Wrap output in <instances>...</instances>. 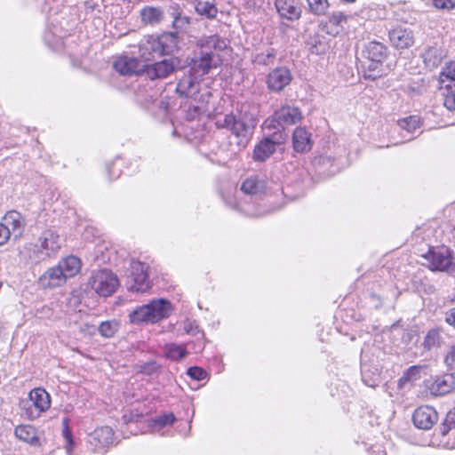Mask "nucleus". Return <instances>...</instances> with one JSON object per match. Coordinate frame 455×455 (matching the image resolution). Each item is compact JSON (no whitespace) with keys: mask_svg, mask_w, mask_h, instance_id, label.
Instances as JSON below:
<instances>
[{"mask_svg":"<svg viewBox=\"0 0 455 455\" xmlns=\"http://www.w3.org/2000/svg\"><path fill=\"white\" fill-rule=\"evenodd\" d=\"M179 39L175 33L148 36L140 44V56L150 60L164 54H172L178 49Z\"/></svg>","mask_w":455,"mask_h":455,"instance_id":"1","label":"nucleus"},{"mask_svg":"<svg viewBox=\"0 0 455 455\" xmlns=\"http://www.w3.org/2000/svg\"><path fill=\"white\" fill-rule=\"evenodd\" d=\"M172 310V304L165 299H153L149 303L138 307L130 313L129 318L132 323H157L167 318Z\"/></svg>","mask_w":455,"mask_h":455,"instance_id":"2","label":"nucleus"},{"mask_svg":"<svg viewBox=\"0 0 455 455\" xmlns=\"http://www.w3.org/2000/svg\"><path fill=\"white\" fill-rule=\"evenodd\" d=\"M227 206L247 217H260L280 210L283 204L275 201H226Z\"/></svg>","mask_w":455,"mask_h":455,"instance_id":"3","label":"nucleus"},{"mask_svg":"<svg viewBox=\"0 0 455 455\" xmlns=\"http://www.w3.org/2000/svg\"><path fill=\"white\" fill-rule=\"evenodd\" d=\"M51 406V396L44 388H34L28 399L21 403L22 415L28 419H36Z\"/></svg>","mask_w":455,"mask_h":455,"instance_id":"4","label":"nucleus"},{"mask_svg":"<svg viewBox=\"0 0 455 455\" xmlns=\"http://www.w3.org/2000/svg\"><path fill=\"white\" fill-rule=\"evenodd\" d=\"M148 266L139 260H132L126 273L125 286L128 291L145 292L151 283L148 274Z\"/></svg>","mask_w":455,"mask_h":455,"instance_id":"5","label":"nucleus"},{"mask_svg":"<svg viewBox=\"0 0 455 455\" xmlns=\"http://www.w3.org/2000/svg\"><path fill=\"white\" fill-rule=\"evenodd\" d=\"M256 125L257 119L254 115L247 111H242L239 117L235 118L231 132L238 139L239 148H244L247 146Z\"/></svg>","mask_w":455,"mask_h":455,"instance_id":"6","label":"nucleus"},{"mask_svg":"<svg viewBox=\"0 0 455 455\" xmlns=\"http://www.w3.org/2000/svg\"><path fill=\"white\" fill-rule=\"evenodd\" d=\"M92 289L100 296L108 297L114 293L119 285L117 276L104 269L97 272L91 280Z\"/></svg>","mask_w":455,"mask_h":455,"instance_id":"7","label":"nucleus"},{"mask_svg":"<svg viewBox=\"0 0 455 455\" xmlns=\"http://www.w3.org/2000/svg\"><path fill=\"white\" fill-rule=\"evenodd\" d=\"M428 261L429 268L436 271H449L455 273V263L451 262V251L446 247H437L430 249L424 256Z\"/></svg>","mask_w":455,"mask_h":455,"instance_id":"8","label":"nucleus"},{"mask_svg":"<svg viewBox=\"0 0 455 455\" xmlns=\"http://www.w3.org/2000/svg\"><path fill=\"white\" fill-rule=\"evenodd\" d=\"M301 119L300 110L293 106L285 105L276 110L271 117L265 121L267 127L283 128L286 125L295 124Z\"/></svg>","mask_w":455,"mask_h":455,"instance_id":"9","label":"nucleus"},{"mask_svg":"<svg viewBox=\"0 0 455 455\" xmlns=\"http://www.w3.org/2000/svg\"><path fill=\"white\" fill-rule=\"evenodd\" d=\"M62 239L60 235L53 229L48 228L44 230L37 239L36 247L39 249L38 257L44 259L55 254L61 247Z\"/></svg>","mask_w":455,"mask_h":455,"instance_id":"10","label":"nucleus"},{"mask_svg":"<svg viewBox=\"0 0 455 455\" xmlns=\"http://www.w3.org/2000/svg\"><path fill=\"white\" fill-rule=\"evenodd\" d=\"M426 388L433 396H442L455 390V373L431 377L425 382Z\"/></svg>","mask_w":455,"mask_h":455,"instance_id":"11","label":"nucleus"},{"mask_svg":"<svg viewBox=\"0 0 455 455\" xmlns=\"http://www.w3.org/2000/svg\"><path fill=\"white\" fill-rule=\"evenodd\" d=\"M292 79L290 69L280 67L273 69L267 76V89L273 92H280L288 86Z\"/></svg>","mask_w":455,"mask_h":455,"instance_id":"12","label":"nucleus"},{"mask_svg":"<svg viewBox=\"0 0 455 455\" xmlns=\"http://www.w3.org/2000/svg\"><path fill=\"white\" fill-rule=\"evenodd\" d=\"M438 420V414L432 406H420L415 410L412 421L416 427L427 430Z\"/></svg>","mask_w":455,"mask_h":455,"instance_id":"13","label":"nucleus"},{"mask_svg":"<svg viewBox=\"0 0 455 455\" xmlns=\"http://www.w3.org/2000/svg\"><path fill=\"white\" fill-rule=\"evenodd\" d=\"M388 37L391 44L396 49H407L414 44L412 30L403 26H396L390 29Z\"/></svg>","mask_w":455,"mask_h":455,"instance_id":"14","label":"nucleus"},{"mask_svg":"<svg viewBox=\"0 0 455 455\" xmlns=\"http://www.w3.org/2000/svg\"><path fill=\"white\" fill-rule=\"evenodd\" d=\"M219 58L212 52H202L198 59L193 60L190 72L199 78L209 73L218 65Z\"/></svg>","mask_w":455,"mask_h":455,"instance_id":"15","label":"nucleus"},{"mask_svg":"<svg viewBox=\"0 0 455 455\" xmlns=\"http://www.w3.org/2000/svg\"><path fill=\"white\" fill-rule=\"evenodd\" d=\"M199 77L189 72L178 83L176 92L183 97L197 100L200 91Z\"/></svg>","mask_w":455,"mask_h":455,"instance_id":"16","label":"nucleus"},{"mask_svg":"<svg viewBox=\"0 0 455 455\" xmlns=\"http://www.w3.org/2000/svg\"><path fill=\"white\" fill-rule=\"evenodd\" d=\"M114 432L110 427L104 426L96 428L90 435V443L94 446V449L100 451L101 449L106 448L113 443Z\"/></svg>","mask_w":455,"mask_h":455,"instance_id":"17","label":"nucleus"},{"mask_svg":"<svg viewBox=\"0 0 455 455\" xmlns=\"http://www.w3.org/2000/svg\"><path fill=\"white\" fill-rule=\"evenodd\" d=\"M178 66V61L174 59H165L156 62L148 68V75L150 78H165L174 72Z\"/></svg>","mask_w":455,"mask_h":455,"instance_id":"18","label":"nucleus"},{"mask_svg":"<svg viewBox=\"0 0 455 455\" xmlns=\"http://www.w3.org/2000/svg\"><path fill=\"white\" fill-rule=\"evenodd\" d=\"M275 6L282 19L293 21L300 18L301 10L295 0H275Z\"/></svg>","mask_w":455,"mask_h":455,"instance_id":"19","label":"nucleus"},{"mask_svg":"<svg viewBox=\"0 0 455 455\" xmlns=\"http://www.w3.org/2000/svg\"><path fill=\"white\" fill-rule=\"evenodd\" d=\"M267 188V180L265 176L255 174L248 177L241 186V190L247 195H260Z\"/></svg>","mask_w":455,"mask_h":455,"instance_id":"20","label":"nucleus"},{"mask_svg":"<svg viewBox=\"0 0 455 455\" xmlns=\"http://www.w3.org/2000/svg\"><path fill=\"white\" fill-rule=\"evenodd\" d=\"M279 142L274 138L267 137L257 144L253 150L252 157L257 162H264L275 151Z\"/></svg>","mask_w":455,"mask_h":455,"instance_id":"21","label":"nucleus"},{"mask_svg":"<svg viewBox=\"0 0 455 455\" xmlns=\"http://www.w3.org/2000/svg\"><path fill=\"white\" fill-rule=\"evenodd\" d=\"M67 281L65 275L58 266L49 268L39 278L40 284L44 288H55Z\"/></svg>","mask_w":455,"mask_h":455,"instance_id":"22","label":"nucleus"},{"mask_svg":"<svg viewBox=\"0 0 455 455\" xmlns=\"http://www.w3.org/2000/svg\"><path fill=\"white\" fill-rule=\"evenodd\" d=\"M2 225L8 228L14 238L21 235L24 228V220L21 214L16 211L8 212L3 218Z\"/></svg>","mask_w":455,"mask_h":455,"instance_id":"23","label":"nucleus"},{"mask_svg":"<svg viewBox=\"0 0 455 455\" xmlns=\"http://www.w3.org/2000/svg\"><path fill=\"white\" fill-rule=\"evenodd\" d=\"M113 68L123 76H131L139 71L140 63L134 57L122 56L114 61Z\"/></svg>","mask_w":455,"mask_h":455,"instance_id":"24","label":"nucleus"},{"mask_svg":"<svg viewBox=\"0 0 455 455\" xmlns=\"http://www.w3.org/2000/svg\"><path fill=\"white\" fill-rule=\"evenodd\" d=\"M141 22L145 25L156 26L164 19V12L161 7L145 6L140 12Z\"/></svg>","mask_w":455,"mask_h":455,"instance_id":"25","label":"nucleus"},{"mask_svg":"<svg viewBox=\"0 0 455 455\" xmlns=\"http://www.w3.org/2000/svg\"><path fill=\"white\" fill-rule=\"evenodd\" d=\"M292 145L296 152L309 151L312 147L310 133L305 128L297 127L293 132Z\"/></svg>","mask_w":455,"mask_h":455,"instance_id":"26","label":"nucleus"},{"mask_svg":"<svg viewBox=\"0 0 455 455\" xmlns=\"http://www.w3.org/2000/svg\"><path fill=\"white\" fill-rule=\"evenodd\" d=\"M363 52L368 60L383 61L387 56V48L382 43L371 41L365 44Z\"/></svg>","mask_w":455,"mask_h":455,"instance_id":"27","label":"nucleus"},{"mask_svg":"<svg viewBox=\"0 0 455 455\" xmlns=\"http://www.w3.org/2000/svg\"><path fill=\"white\" fill-rule=\"evenodd\" d=\"M14 435L20 440L33 446L40 445V440L37 436L36 429L31 425H20L16 427Z\"/></svg>","mask_w":455,"mask_h":455,"instance_id":"28","label":"nucleus"},{"mask_svg":"<svg viewBox=\"0 0 455 455\" xmlns=\"http://www.w3.org/2000/svg\"><path fill=\"white\" fill-rule=\"evenodd\" d=\"M444 51L439 46L428 47L423 53V60L425 65L429 68L438 67L444 58Z\"/></svg>","mask_w":455,"mask_h":455,"instance_id":"29","label":"nucleus"},{"mask_svg":"<svg viewBox=\"0 0 455 455\" xmlns=\"http://www.w3.org/2000/svg\"><path fill=\"white\" fill-rule=\"evenodd\" d=\"M61 272L65 275V277L70 278L76 275L80 268L81 262L80 259L76 256H68L59 262L57 265Z\"/></svg>","mask_w":455,"mask_h":455,"instance_id":"30","label":"nucleus"},{"mask_svg":"<svg viewBox=\"0 0 455 455\" xmlns=\"http://www.w3.org/2000/svg\"><path fill=\"white\" fill-rule=\"evenodd\" d=\"M349 16L344 14L341 12H334L328 17V21L325 26H331V30H327V33L331 35H337L345 28Z\"/></svg>","mask_w":455,"mask_h":455,"instance_id":"31","label":"nucleus"},{"mask_svg":"<svg viewBox=\"0 0 455 455\" xmlns=\"http://www.w3.org/2000/svg\"><path fill=\"white\" fill-rule=\"evenodd\" d=\"M197 45L203 50L202 52H208L211 49L221 51L227 47L226 41L216 35L200 38Z\"/></svg>","mask_w":455,"mask_h":455,"instance_id":"32","label":"nucleus"},{"mask_svg":"<svg viewBox=\"0 0 455 455\" xmlns=\"http://www.w3.org/2000/svg\"><path fill=\"white\" fill-rule=\"evenodd\" d=\"M172 12L171 15L173 18L172 20V28L176 30L175 34L178 32L185 31L189 25V18L184 15H181V12L179 10L178 4H175L172 7ZM178 36V35H176Z\"/></svg>","mask_w":455,"mask_h":455,"instance_id":"33","label":"nucleus"},{"mask_svg":"<svg viewBox=\"0 0 455 455\" xmlns=\"http://www.w3.org/2000/svg\"><path fill=\"white\" fill-rule=\"evenodd\" d=\"M397 125L403 131L409 134H413L414 132L420 127V118L418 116H410L397 121Z\"/></svg>","mask_w":455,"mask_h":455,"instance_id":"34","label":"nucleus"},{"mask_svg":"<svg viewBox=\"0 0 455 455\" xmlns=\"http://www.w3.org/2000/svg\"><path fill=\"white\" fill-rule=\"evenodd\" d=\"M315 165L327 175H333L337 172V168H334V160L331 156H320L315 159Z\"/></svg>","mask_w":455,"mask_h":455,"instance_id":"35","label":"nucleus"},{"mask_svg":"<svg viewBox=\"0 0 455 455\" xmlns=\"http://www.w3.org/2000/svg\"><path fill=\"white\" fill-rule=\"evenodd\" d=\"M196 11L200 15H204L208 19H213L218 13L215 4L206 0H198L196 4Z\"/></svg>","mask_w":455,"mask_h":455,"instance_id":"36","label":"nucleus"},{"mask_svg":"<svg viewBox=\"0 0 455 455\" xmlns=\"http://www.w3.org/2000/svg\"><path fill=\"white\" fill-rule=\"evenodd\" d=\"M309 12L315 16H323L328 12L330 3L328 0H306Z\"/></svg>","mask_w":455,"mask_h":455,"instance_id":"37","label":"nucleus"},{"mask_svg":"<svg viewBox=\"0 0 455 455\" xmlns=\"http://www.w3.org/2000/svg\"><path fill=\"white\" fill-rule=\"evenodd\" d=\"M383 61L369 60L366 70L364 71V77L371 80H375L385 74V69L382 65Z\"/></svg>","mask_w":455,"mask_h":455,"instance_id":"38","label":"nucleus"},{"mask_svg":"<svg viewBox=\"0 0 455 455\" xmlns=\"http://www.w3.org/2000/svg\"><path fill=\"white\" fill-rule=\"evenodd\" d=\"M118 323L116 321H105L99 326V332L105 338L113 337L118 330Z\"/></svg>","mask_w":455,"mask_h":455,"instance_id":"39","label":"nucleus"},{"mask_svg":"<svg viewBox=\"0 0 455 455\" xmlns=\"http://www.w3.org/2000/svg\"><path fill=\"white\" fill-rule=\"evenodd\" d=\"M442 342V337L438 330H430L424 340V347L427 349H431L435 347H439Z\"/></svg>","mask_w":455,"mask_h":455,"instance_id":"40","label":"nucleus"},{"mask_svg":"<svg viewBox=\"0 0 455 455\" xmlns=\"http://www.w3.org/2000/svg\"><path fill=\"white\" fill-rule=\"evenodd\" d=\"M187 355V350L183 346L172 344L166 349V356L172 360L178 361Z\"/></svg>","mask_w":455,"mask_h":455,"instance_id":"41","label":"nucleus"},{"mask_svg":"<svg viewBox=\"0 0 455 455\" xmlns=\"http://www.w3.org/2000/svg\"><path fill=\"white\" fill-rule=\"evenodd\" d=\"M455 427V407L448 411L443 421L440 431L443 435H446L450 430Z\"/></svg>","mask_w":455,"mask_h":455,"instance_id":"42","label":"nucleus"},{"mask_svg":"<svg viewBox=\"0 0 455 455\" xmlns=\"http://www.w3.org/2000/svg\"><path fill=\"white\" fill-rule=\"evenodd\" d=\"M235 116L232 114L220 115L216 117V125L220 129L231 131Z\"/></svg>","mask_w":455,"mask_h":455,"instance_id":"43","label":"nucleus"},{"mask_svg":"<svg viewBox=\"0 0 455 455\" xmlns=\"http://www.w3.org/2000/svg\"><path fill=\"white\" fill-rule=\"evenodd\" d=\"M144 415L143 411H140L138 409L132 410L129 412H125L122 419L124 423L129 424L131 422H137L141 419Z\"/></svg>","mask_w":455,"mask_h":455,"instance_id":"44","label":"nucleus"},{"mask_svg":"<svg viewBox=\"0 0 455 455\" xmlns=\"http://www.w3.org/2000/svg\"><path fill=\"white\" fill-rule=\"evenodd\" d=\"M184 331L187 334L196 336L198 333L204 335V332L200 330L196 321L187 320L184 322Z\"/></svg>","mask_w":455,"mask_h":455,"instance_id":"45","label":"nucleus"},{"mask_svg":"<svg viewBox=\"0 0 455 455\" xmlns=\"http://www.w3.org/2000/svg\"><path fill=\"white\" fill-rule=\"evenodd\" d=\"M188 375L195 380H203L206 378L207 373L201 367L193 366L188 369Z\"/></svg>","mask_w":455,"mask_h":455,"instance_id":"46","label":"nucleus"},{"mask_svg":"<svg viewBox=\"0 0 455 455\" xmlns=\"http://www.w3.org/2000/svg\"><path fill=\"white\" fill-rule=\"evenodd\" d=\"M159 368L160 366L156 361H150L140 366V372L146 375H153L158 371Z\"/></svg>","mask_w":455,"mask_h":455,"instance_id":"47","label":"nucleus"},{"mask_svg":"<svg viewBox=\"0 0 455 455\" xmlns=\"http://www.w3.org/2000/svg\"><path fill=\"white\" fill-rule=\"evenodd\" d=\"M174 421H175V416L172 413L160 415L155 419L156 425L159 426L160 427H164L166 426H170Z\"/></svg>","mask_w":455,"mask_h":455,"instance_id":"48","label":"nucleus"},{"mask_svg":"<svg viewBox=\"0 0 455 455\" xmlns=\"http://www.w3.org/2000/svg\"><path fill=\"white\" fill-rule=\"evenodd\" d=\"M432 4L438 10L450 11L455 8V0H432Z\"/></svg>","mask_w":455,"mask_h":455,"instance_id":"49","label":"nucleus"},{"mask_svg":"<svg viewBox=\"0 0 455 455\" xmlns=\"http://www.w3.org/2000/svg\"><path fill=\"white\" fill-rule=\"evenodd\" d=\"M419 373V367L418 366H411L407 369V371L404 372L402 379L411 381L417 379L418 375Z\"/></svg>","mask_w":455,"mask_h":455,"instance_id":"50","label":"nucleus"},{"mask_svg":"<svg viewBox=\"0 0 455 455\" xmlns=\"http://www.w3.org/2000/svg\"><path fill=\"white\" fill-rule=\"evenodd\" d=\"M427 233H429V227L427 225H423L413 232V236L416 238H421L422 240H427L429 236Z\"/></svg>","mask_w":455,"mask_h":455,"instance_id":"51","label":"nucleus"},{"mask_svg":"<svg viewBox=\"0 0 455 455\" xmlns=\"http://www.w3.org/2000/svg\"><path fill=\"white\" fill-rule=\"evenodd\" d=\"M444 363L450 368L455 366V345L450 347L447 355L444 357Z\"/></svg>","mask_w":455,"mask_h":455,"instance_id":"52","label":"nucleus"},{"mask_svg":"<svg viewBox=\"0 0 455 455\" xmlns=\"http://www.w3.org/2000/svg\"><path fill=\"white\" fill-rule=\"evenodd\" d=\"M274 57H275V54L273 52H268L267 55L257 56L255 61L259 64L267 66L273 62Z\"/></svg>","mask_w":455,"mask_h":455,"instance_id":"53","label":"nucleus"},{"mask_svg":"<svg viewBox=\"0 0 455 455\" xmlns=\"http://www.w3.org/2000/svg\"><path fill=\"white\" fill-rule=\"evenodd\" d=\"M11 237V231L0 223V246L4 244Z\"/></svg>","mask_w":455,"mask_h":455,"instance_id":"54","label":"nucleus"},{"mask_svg":"<svg viewBox=\"0 0 455 455\" xmlns=\"http://www.w3.org/2000/svg\"><path fill=\"white\" fill-rule=\"evenodd\" d=\"M441 75L446 78L455 81V63L448 65Z\"/></svg>","mask_w":455,"mask_h":455,"instance_id":"55","label":"nucleus"},{"mask_svg":"<svg viewBox=\"0 0 455 455\" xmlns=\"http://www.w3.org/2000/svg\"><path fill=\"white\" fill-rule=\"evenodd\" d=\"M201 109L199 107H193L192 108H189L187 114V118L188 120L195 119L197 116L200 115Z\"/></svg>","mask_w":455,"mask_h":455,"instance_id":"56","label":"nucleus"},{"mask_svg":"<svg viewBox=\"0 0 455 455\" xmlns=\"http://www.w3.org/2000/svg\"><path fill=\"white\" fill-rule=\"evenodd\" d=\"M445 321L450 325L455 326V308H451L446 313Z\"/></svg>","mask_w":455,"mask_h":455,"instance_id":"57","label":"nucleus"},{"mask_svg":"<svg viewBox=\"0 0 455 455\" xmlns=\"http://www.w3.org/2000/svg\"><path fill=\"white\" fill-rule=\"evenodd\" d=\"M362 378H363V381L369 387H375L377 385V381L375 379H371V380H368L366 379V373L364 371V370L362 371Z\"/></svg>","mask_w":455,"mask_h":455,"instance_id":"58","label":"nucleus"},{"mask_svg":"<svg viewBox=\"0 0 455 455\" xmlns=\"http://www.w3.org/2000/svg\"><path fill=\"white\" fill-rule=\"evenodd\" d=\"M96 229L92 227H87L85 228V232L84 233V239L86 240H89L90 238V235H94V233H96Z\"/></svg>","mask_w":455,"mask_h":455,"instance_id":"59","label":"nucleus"},{"mask_svg":"<svg viewBox=\"0 0 455 455\" xmlns=\"http://www.w3.org/2000/svg\"><path fill=\"white\" fill-rule=\"evenodd\" d=\"M343 3H347V4H353L355 3L356 0H341Z\"/></svg>","mask_w":455,"mask_h":455,"instance_id":"60","label":"nucleus"},{"mask_svg":"<svg viewBox=\"0 0 455 455\" xmlns=\"http://www.w3.org/2000/svg\"><path fill=\"white\" fill-rule=\"evenodd\" d=\"M453 233H454L453 237L455 238V226H454V228H453Z\"/></svg>","mask_w":455,"mask_h":455,"instance_id":"61","label":"nucleus"},{"mask_svg":"<svg viewBox=\"0 0 455 455\" xmlns=\"http://www.w3.org/2000/svg\"><path fill=\"white\" fill-rule=\"evenodd\" d=\"M412 138L413 137L411 136V137L408 138L406 140H411Z\"/></svg>","mask_w":455,"mask_h":455,"instance_id":"62","label":"nucleus"}]
</instances>
